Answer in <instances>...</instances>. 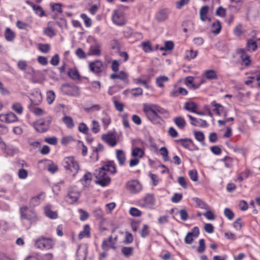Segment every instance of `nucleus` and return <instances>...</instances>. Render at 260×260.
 Instances as JSON below:
<instances>
[{
	"label": "nucleus",
	"mask_w": 260,
	"mask_h": 260,
	"mask_svg": "<svg viewBox=\"0 0 260 260\" xmlns=\"http://www.w3.org/2000/svg\"><path fill=\"white\" fill-rule=\"evenodd\" d=\"M134 250L133 247H122L121 251L125 257H128L134 254Z\"/></svg>",
	"instance_id": "nucleus-28"
},
{
	"label": "nucleus",
	"mask_w": 260,
	"mask_h": 260,
	"mask_svg": "<svg viewBox=\"0 0 260 260\" xmlns=\"http://www.w3.org/2000/svg\"><path fill=\"white\" fill-rule=\"evenodd\" d=\"M143 111L147 118L154 124H160L161 118L155 111L154 105L144 104Z\"/></svg>",
	"instance_id": "nucleus-1"
},
{
	"label": "nucleus",
	"mask_w": 260,
	"mask_h": 260,
	"mask_svg": "<svg viewBox=\"0 0 260 260\" xmlns=\"http://www.w3.org/2000/svg\"><path fill=\"white\" fill-rule=\"evenodd\" d=\"M169 81V78L166 76H160L156 78V84L159 87L162 88L164 87V83Z\"/></svg>",
	"instance_id": "nucleus-30"
},
{
	"label": "nucleus",
	"mask_w": 260,
	"mask_h": 260,
	"mask_svg": "<svg viewBox=\"0 0 260 260\" xmlns=\"http://www.w3.org/2000/svg\"><path fill=\"white\" fill-rule=\"evenodd\" d=\"M187 116L190 120V124L196 126H200L202 127H205L208 126V124L206 120L202 119H198L193 117L191 115L188 114Z\"/></svg>",
	"instance_id": "nucleus-12"
},
{
	"label": "nucleus",
	"mask_w": 260,
	"mask_h": 260,
	"mask_svg": "<svg viewBox=\"0 0 260 260\" xmlns=\"http://www.w3.org/2000/svg\"><path fill=\"white\" fill-rule=\"evenodd\" d=\"M140 233H141V236L142 238H145L146 237H147L148 235V234L149 233V231L148 230V226L147 225H146V224L143 225V226L142 230H141Z\"/></svg>",
	"instance_id": "nucleus-64"
},
{
	"label": "nucleus",
	"mask_w": 260,
	"mask_h": 260,
	"mask_svg": "<svg viewBox=\"0 0 260 260\" xmlns=\"http://www.w3.org/2000/svg\"><path fill=\"white\" fill-rule=\"evenodd\" d=\"M62 90L64 91V92L68 95H75L76 93H71L69 90H68L67 88H70L71 89L73 90V91H75L76 93H77V94H79L78 93L79 89L78 87L76 86H72L68 84H64L62 86Z\"/></svg>",
	"instance_id": "nucleus-16"
},
{
	"label": "nucleus",
	"mask_w": 260,
	"mask_h": 260,
	"mask_svg": "<svg viewBox=\"0 0 260 260\" xmlns=\"http://www.w3.org/2000/svg\"><path fill=\"white\" fill-rule=\"evenodd\" d=\"M90 51L92 55H100L101 54L100 46L98 45L91 46L90 48Z\"/></svg>",
	"instance_id": "nucleus-45"
},
{
	"label": "nucleus",
	"mask_w": 260,
	"mask_h": 260,
	"mask_svg": "<svg viewBox=\"0 0 260 260\" xmlns=\"http://www.w3.org/2000/svg\"><path fill=\"white\" fill-rule=\"evenodd\" d=\"M127 188L132 193H137L139 192L141 189V185L137 180H132L128 181L126 183Z\"/></svg>",
	"instance_id": "nucleus-10"
},
{
	"label": "nucleus",
	"mask_w": 260,
	"mask_h": 260,
	"mask_svg": "<svg viewBox=\"0 0 260 260\" xmlns=\"http://www.w3.org/2000/svg\"><path fill=\"white\" fill-rule=\"evenodd\" d=\"M213 28L212 32L215 34H218L221 29V23L219 20H216L212 24Z\"/></svg>",
	"instance_id": "nucleus-32"
},
{
	"label": "nucleus",
	"mask_w": 260,
	"mask_h": 260,
	"mask_svg": "<svg viewBox=\"0 0 260 260\" xmlns=\"http://www.w3.org/2000/svg\"><path fill=\"white\" fill-rule=\"evenodd\" d=\"M50 7L51 10L53 12L58 13H61L62 12V5L60 3H51Z\"/></svg>",
	"instance_id": "nucleus-37"
},
{
	"label": "nucleus",
	"mask_w": 260,
	"mask_h": 260,
	"mask_svg": "<svg viewBox=\"0 0 260 260\" xmlns=\"http://www.w3.org/2000/svg\"><path fill=\"white\" fill-rule=\"evenodd\" d=\"M175 124L180 129H183L186 125V122L181 116L176 117L174 119Z\"/></svg>",
	"instance_id": "nucleus-27"
},
{
	"label": "nucleus",
	"mask_w": 260,
	"mask_h": 260,
	"mask_svg": "<svg viewBox=\"0 0 260 260\" xmlns=\"http://www.w3.org/2000/svg\"><path fill=\"white\" fill-rule=\"evenodd\" d=\"M81 18L84 20V24L86 27H90L91 25L92 21L85 14H81Z\"/></svg>",
	"instance_id": "nucleus-50"
},
{
	"label": "nucleus",
	"mask_w": 260,
	"mask_h": 260,
	"mask_svg": "<svg viewBox=\"0 0 260 260\" xmlns=\"http://www.w3.org/2000/svg\"><path fill=\"white\" fill-rule=\"evenodd\" d=\"M216 15L221 17H224L226 15V10L221 6L219 7L216 11Z\"/></svg>",
	"instance_id": "nucleus-58"
},
{
	"label": "nucleus",
	"mask_w": 260,
	"mask_h": 260,
	"mask_svg": "<svg viewBox=\"0 0 260 260\" xmlns=\"http://www.w3.org/2000/svg\"><path fill=\"white\" fill-rule=\"evenodd\" d=\"M177 143H180L181 145L185 148L189 149V146L193 144V141L191 139L188 138L180 139L175 141Z\"/></svg>",
	"instance_id": "nucleus-20"
},
{
	"label": "nucleus",
	"mask_w": 260,
	"mask_h": 260,
	"mask_svg": "<svg viewBox=\"0 0 260 260\" xmlns=\"http://www.w3.org/2000/svg\"><path fill=\"white\" fill-rule=\"evenodd\" d=\"M19 212L21 218L28 220H33L36 219L37 215L33 210H28V207L24 206L20 208Z\"/></svg>",
	"instance_id": "nucleus-5"
},
{
	"label": "nucleus",
	"mask_w": 260,
	"mask_h": 260,
	"mask_svg": "<svg viewBox=\"0 0 260 260\" xmlns=\"http://www.w3.org/2000/svg\"><path fill=\"white\" fill-rule=\"evenodd\" d=\"M100 170L104 172H109L112 174L116 173V166L113 161H108L106 164L99 168Z\"/></svg>",
	"instance_id": "nucleus-11"
},
{
	"label": "nucleus",
	"mask_w": 260,
	"mask_h": 260,
	"mask_svg": "<svg viewBox=\"0 0 260 260\" xmlns=\"http://www.w3.org/2000/svg\"><path fill=\"white\" fill-rule=\"evenodd\" d=\"M189 2V0H180L176 2V7L177 9H180L183 7L187 5Z\"/></svg>",
	"instance_id": "nucleus-61"
},
{
	"label": "nucleus",
	"mask_w": 260,
	"mask_h": 260,
	"mask_svg": "<svg viewBox=\"0 0 260 260\" xmlns=\"http://www.w3.org/2000/svg\"><path fill=\"white\" fill-rule=\"evenodd\" d=\"M168 12L166 9L159 11L156 14V19L159 22H164L167 19Z\"/></svg>",
	"instance_id": "nucleus-15"
},
{
	"label": "nucleus",
	"mask_w": 260,
	"mask_h": 260,
	"mask_svg": "<svg viewBox=\"0 0 260 260\" xmlns=\"http://www.w3.org/2000/svg\"><path fill=\"white\" fill-rule=\"evenodd\" d=\"M242 27L243 26L241 24L237 25L234 29V34L238 37L241 36L243 34Z\"/></svg>",
	"instance_id": "nucleus-56"
},
{
	"label": "nucleus",
	"mask_w": 260,
	"mask_h": 260,
	"mask_svg": "<svg viewBox=\"0 0 260 260\" xmlns=\"http://www.w3.org/2000/svg\"><path fill=\"white\" fill-rule=\"evenodd\" d=\"M55 98V93L52 90L47 92V101L49 104H51L54 101Z\"/></svg>",
	"instance_id": "nucleus-46"
},
{
	"label": "nucleus",
	"mask_w": 260,
	"mask_h": 260,
	"mask_svg": "<svg viewBox=\"0 0 260 260\" xmlns=\"http://www.w3.org/2000/svg\"><path fill=\"white\" fill-rule=\"evenodd\" d=\"M54 242L52 239L41 237L38 238L35 242V246L39 249H49L53 247Z\"/></svg>",
	"instance_id": "nucleus-4"
},
{
	"label": "nucleus",
	"mask_w": 260,
	"mask_h": 260,
	"mask_svg": "<svg viewBox=\"0 0 260 260\" xmlns=\"http://www.w3.org/2000/svg\"><path fill=\"white\" fill-rule=\"evenodd\" d=\"M18 176L21 179H24L28 176V172L27 170L20 169L18 172Z\"/></svg>",
	"instance_id": "nucleus-54"
},
{
	"label": "nucleus",
	"mask_w": 260,
	"mask_h": 260,
	"mask_svg": "<svg viewBox=\"0 0 260 260\" xmlns=\"http://www.w3.org/2000/svg\"><path fill=\"white\" fill-rule=\"evenodd\" d=\"M159 151L160 155L162 156L164 161H167L170 160V158L168 156V151L166 147H162L159 149Z\"/></svg>",
	"instance_id": "nucleus-40"
},
{
	"label": "nucleus",
	"mask_w": 260,
	"mask_h": 260,
	"mask_svg": "<svg viewBox=\"0 0 260 260\" xmlns=\"http://www.w3.org/2000/svg\"><path fill=\"white\" fill-rule=\"evenodd\" d=\"M41 194H38L37 196L33 197L29 201V204L32 206H36L40 204V200Z\"/></svg>",
	"instance_id": "nucleus-43"
},
{
	"label": "nucleus",
	"mask_w": 260,
	"mask_h": 260,
	"mask_svg": "<svg viewBox=\"0 0 260 260\" xmlns=\"http://www.w3.org/2000/svg\"><path fill=\"white\" fill-rule=\"evenodd\" d=\"M102 248L105 251L108 250L110 248L115 249V243L113 241L112 236H110L108 239L104 240L102 244Z\"/></svg>",
	"instance_id": "nucleus-13"
},
{
	"label": "nucleus",
	"mask_w": 260,
	"mask_h": 260,
	"mask_svg": "<svg viewBox=\"0 0 260 260\" xmlns=\"http://www.w3.org/2000/svg\"><path fill=\"white\" fill-rule=\"evenodd\" d=\"M128 75L124 71H120L117 74V79L121 80L126 83H128L127 81Z\"/></svg>",
	"instance_id": "nucleus-55"
},
{
	"label": "nucleus",
	"mask_w": 260,
	"mask_h": 260,
	"mask_svg": "<svg viewBox=\"0 0 260 260\" xmlns=\"http://www.w3.org/2000/svg\"><path fill=\"white\" fill-rule=\"evenodd\" d=\"M79 212L80 213V219L81 221H84L89 217V214L83 209H79Z\"/></svg>",
	"instance_id": "nucleus-63"
},
{
	"label": "nucleus",
	"mask_w": 260,
	"mask_h": 260,
	"mask_svg": "<svg viewBox=\"0 0 260 260\" xmlns=\"http://www.w3.org/2000/svg\"><path fill=\"white\" fill-rule=\"evenodd\" d=\"M155 199L152 194H147L145 197L141 199L139 204L142 207L147 208H151L155 204Z\"/></svg>",
	"instance_id": "nucleus-8"
},
{
	"label": "nucleus",
	"mask_w": 260,
	"mask_h": 260,
	"mask_svg": "<svg viewBox=\"0 0 260 260\" xmlns=\"http://www.w3.org/2000/svg\"><path fill=\"white\" fill-rule=\"evenodd\" d=\"M211 105L214 107L213 111L217 115H220L224 111V107L220 104L216 103L215 101L211 103Z\"/></svg>",
	"instance_id": "nucleus-23"
},
{
	"label": "nucleus",
	"mask_w": 260,
	"mask_h": 260,
	"mask_svg": "<svg viewBox=\"0 0 260 260\" xmlns=\"http://www.w3.org/2000/svg\"><path fill=\"white\" fill-rule=\"evenodd\" d=\"M51 122L50 117L45 119H40L34 123V127L39 133H44L49 129V125Z\"/></svg>",
	"instance_id": "nucleus-3"
},
{
	"label": "nucleus",
	"mask_w": 260,
	"mask_h": 260,
	"mask_svg": "<svg viewBox=\"0 0 260 260\" xmlns=\"http://www.w3.org/2000/svg\"><path fill=\"white\" fill-rule=\"evenodd\" d=\"M208 11L209 7L208 6H204L201 8L200 11V18L202 21H205L207 19L209 21L210 20V19L208 18L207 16Z\"/></svg>",
	"instance_id": "nucleus-18"
},
{
	"label": "nucleus",
	"mask_w": 260,
	"mask_h": 260,
	"mask_svg": "<svg viewBox=\"0 0 260 260\" xmlns=\"http://www.w3.org/2000/svg\"><path fill=\"white\" fill-rule=\"evenodd\" d=\"M5 37L7 41L12 42L15 38V34L10 28H7L5 32Z\"/></svg>",
	"instance_id": "nucleus-22"
},
{
	"label": "nucleus",
	"mask_w": 260,
	"mask_h": 260,
	"mask_svg": "<svg viewBox=\"0 0 260 260\" xmlns=\"http://www.w3.org/2000/svg\"><path fill=\"white\" fill-rule=\"evenodd\" d=\"M95 177L97 179L96 183L103 187L109 184L111 181L110 178L107 175L106 173L100 170L95 174Z\"/></svg>",
	"instance_id": "nucleus-6"
},
{
	"label": "nucleus",
	"mask_w": 260,
	"mask_h": 260,
	"mask_svg": "<svg viewBox=\"0 0 260 260\" xmlns=\"http://www.w3.org/2000/svg\"><path fill=\"white\" fill-rule=\"evenodd\" d=\"M39 49L42 52L47 53L50 50V46L48 44H40Z\"/></svg>",
	"instance_id": "nucleus-48"
},
{
	"label": "nucleus",
	"mask_w": 260,
	"mask_h": 260,
	"mask_svg": "<svg viewBox=\"0 0 260 260\" xmlns=\"http://www.w3.org/2000/svg\"><path fill=\"white\" fill-rule=\"evenodd\" d=\"M44 33L50 38H52L55 35V32L52 27H48L44 29Z\"/></svg>",
	"instance_id": "nucleus-51"
},
{
	"label": "nucleus",
	"mask_w": 260,
	"mask_h": 260,
	"mask_svg": "<svg viewBox=\"0 0 260 260\" xmlns=\"http://www.w3.org/2000/svg\"><path fill=\"white\" fill-rule=\"evenodd\" d=\"M199 245L197 248V251L200 253H202L205 250L206 246L204 239H200L199 241Z\"/></svg>",
	"instance_id": "nucleus-49"
},
{
	"label": "nucleus",
	"mask_w": 260,
	"mask_h": 260,
	"mask_svg": "<svg viewBox=\"0 0 260 260\" xmlns=\"http://www.w3.org/2000/svg\"><path fill=\"white\" fill-rule=\"evenodd\" d=\"M205 76L208 80H216L218 79L216 72L214 70H208L205 72Z\"/></svg>",
	"instance_id": "nucleus-24"
},
{
	"label": "nucleus",
	"mask_w": 260,
	"mask_h": 260,
	"mask_svg": "<svg viewBox=\"0 0 260 260\" xmlns=\"http://www.w3.org/2000/svg\"><path fill=\"white\" fill-rule=\"evenodd\" d=\"M115 97L113 98L114 105L117 110L119 112L123 111V105L115 100Z\"/></svg>",
	"instance_id": "nucleus-57"
},
{
	"label": "nucleus",
	"mask_w": 260,
	"mask_h": 260,
	"mask_svg": "<svg viewBox=\"0 0 260 260\" xmlns=\"http://www.w3.org/2000/svg\"><path fill=\"white\" fill-rule=\"evenodd\" d=\"M7 123H12L18 120L16 115L13 112H9L7 114Z\"/></svg>",
	"instance_id": "nucleus-42"
},
{
	"label": "nucleus",
	"mask_w": 260,
	"mask_h": 260,
	"mask_svg": "<svg viewBox=\"0 0 260 260\" xmlns=\"http://www.w3.org/2000/svg\"><path fill=\"white\" fill-rule=\"evenodd\" d=\"M102 138L106 143L112 147L115 146L117 144L115 137L112 134L103 135Z\"/></svg>",
	"instance_id": "nucleus-14"
},
{
	"label": "nucleus",
	"mask_w": 260,
	"mask_h": 260,
	"mask_svg": "<svg viewBox=\"0 0 260 260\" xmlns=\"http://www.w3.org/2000/svg\"><path fill=\"white\" fill-rule=\"evenodd\" d=\"M90 226L88 224H85L83 227V230L78 235L79 239H81L85 237H89L90 236Z\"/></svg>",
	"instance_id": "nucleus-26"
},
{
	"label": "nucleus",
	"mask_w": 260,
	"mask_h": 260,
	"mask_svg": "<svg viewBox=\"0 0 260 260\" xmlns=\"http://www.w3.org/2000/svg\"><path fill=\"white\" fill-rule=\"evenodd\" d=\"M57 166L52 161L47 165V170L52 174H54L58 171Z\"/></svg>",
	"instance_id": "nucleus-44"
},
{
	"label": "nucleus",
	"mask_w": 260,
	"mask_h": 260,
	"mask_svg": "<svg viewBox=\"0 0 260 260\" xmlns=\"http://www.w3.org/2000/svg\"><path fill=\"white\" fill-rule=\"evenodd\" d=\"M133 240L134 238L133 235L130 233L126 232L123 243L125 244H128L132 243Z\"/></svg>",
	"instance_id": "nucleus-53"
},
{
	"label": "nucleus",
	"mask_w": 260,
	"mask_h": 260,
	"mask_svg": "<svg viewBox=\"0 0 260 260\" xmlns=\"http://www.w3.org/2000/svg\"><path fill=\"white\" fill-rule=\"evenodd\" d=\"M68 197L71 199L72 202H76L79 198L80 194L77 191H74L71 188L68 191Z\"/></svg>",
	"instance_id": "nucleus-35"
},
{
	"label": "nucleus",
	"mask_w": 260,
	"mask_h": 260,
	"mask_svg": "<svg viewBox=\"0 0 260 260\" xmlns=\"http://www.w3.org/2000/svg\"><path fill=\"white\" fill-rule=\"evenodd\" d=\"M174 47V43L171 41H167L165 42V46L160 48V50L165 51H170L173 49Z\"/></svg>",
	"instance_id": "nucleus-39"
},
{
	"label": "nucleus",
	"mask_w": 260,
	"mask_h": 260,
	"mask_svg": "<svg viewBox=\"0 0 260 260\" xmlns=\"http://www.w3.org/2000/svg\"><path fill=\"white\" fill-rule=\"evenodd\" d=\"M116 158L120 166H123L125 164L126 157L125 152L122 150L116 151Z\"/></svg>",
	"instance_id": "nucleus-17"
},
{
	"label": "nucleus",
	"mask_w": 260,
	"mask_h": 260,
	"mask_svg": "<svg viewBox=\"0 0 260 260\" xmlns=\"http://www.w3.org/2000/svg\"><path fill=\"white\" fill-rule=\"evenodd\" d=\"M112 19L113 23L118 26L123 25L125 23L124 14L119 9L115 10L113 11Z\"/></svg>",
	"instance_id": "nucleus-7"
},
{
	"label": "nucleus",
	"mask_w": 260,
	"mask_h": 260,
	"mask_svg": "<svg viewBox=\"0 0 260 260\" xmlns=\"http://www.w3.org/2000/svg\"><path fill=\"white\" fill-rule=\"evenodd\" d=\"M68 75L73 80H78L80 78L79 72L75 69H70L68 72Z\"/></svg>",
	"instance_id": "nucleus-36"
},
{
	"label": "nucleus",
	"mask_w": 260,
	"mask_h": 260,
	"mask_svg": "<svg viewBox=\"0 0 260 260\" xmlns=\"http://www.w3.org/2000/svg\"><path fill=\"white\" fill-rule=\"evenodd\" d=\"M78 130L84 134H87L88 131V128L84 123L82 122L79 124Z\"/></svg>",
	"instance_id": "nucleus-59"
},
{
	"label": "nucleus",
	"mask_w": 260,
	"mask_h": 260,
	"mask_svg": "<svg viewBox=\"0 0 260 260\" xmlns=\"http://www.w3.org/2000/svg\"><path fill=\"white\" fill-rule=\"evenodd\" d=\"M29 5L32 7L34 11L37 15H39L40 17H42L45 15V12L41 7L31 3H30Z\"/></svg>",
	"instance_id": "nucleus-33"
},
{
	"label": "nucleus",
	"mask_w": 260,
	"mask_h": 260,
	"mask_svg": "<svg viewBox=\"0 0 260 260\" xmlns=\"http://www.w3.org/2000/svg\"><path fill=\"white\" fill-rule=\"evenodd\" d=\"M89 68L92 73L98 74L101 73L103 71L104 66L101 61L95 60L89 63Z\"/></svg>",
	"instance_id": "nucleus-9"
},
{
	"label": "nucleus",
	"mask_w": 260,
	"mask_h": 260,
	"mask_svg": "<svg viewBox=\"0 0 260 260\" xmlns=\"http://www.w3.org/2000/svg\"><path fill=\"white\" fill-rule=\"evenodd\" d=\"M45 213L46 216L51 219H56L57 217V213L51 210L50 206H46L44 208Z\"/></svg>",
	"instance_id": "nucleus-21"
},
{
	"label": "nucleus",
	"mask_w": 260,
	"mask_h": 260,
	"mask_svg": "<svg viewBox=\"0 0 260 260\" xmlns=\"http://www.w3.org/2000/svg\"><path fill=\"white\" fill-rule=\"evenodd\" d=\"M12 108L18 114H21L23 112V107L22 105L19 103H16L13 104L12 106Z\"/></svg>",
	"instance_id": "nucleus-41"
},
{
	"label": "nucleus",
	"mask_w": 260,
	"mask_h": 260,
	"mask_svg": "<svg viewBox=\"0 0 260 260\" xmlns=\"http://www.w3.org/2000/svg\"><path fill=\"white\" fill-rule=\"evenodd\" d=\"M194 135L196 139L199 142H204L205 139V136L203 132H194Z\"/></svg>",
	"instance_id": "nucleus-52"
},
{
	"label": "nucleus",
	"mask_w": 260,
	"mask_h": 260,
	"mask_svg": "<svg viewBox=\"0 0 260 260\" xmlns=\"http://www.w3.org/2000/svg\"><path fill=\"white\" fill-rule=\"evenodd\" d=\"M131 94L133 96H138L143 94V89L140 87L133 88L131 90Z\"/></svg>",
	"instance_id": "nucleus-47"
},
{
	"label": "nucleus",
	"mask_w": 260,
	"mask_h": 260,
	"mask_svg": "<svg viewBox=\"0 0 260 260\" xmlns=\"http://www.w3.org/2000/svg\"><path fill=\"white\" fill-rule=\"evenodd\" d=\"M62 165L67 171L73 173V176L76 175L79 170V166L78 162L75 160L74 158L72 156L65 157L62 161Z\"/></svg>",
	"instance_id": "nucleus-2"
},
{
	"label": "nucleus",
	"mask_w": 260,
	"mask_h": 260,
	"mask_svg": "<svg viewBox=\"0 0 260 260\" xmlns=\"http://www.w3.org/2000/svg\"><path fill=\"white\" fill-rule=\"evenodd\" d=\"M224 214L229 220H232L234 217V212L229 208L224 209Z\"/></svg>",
	"instance_id": "nucleus-60"
},
{
	"label": "nucleus",
	"mask_w": 260,
	"mask_h": 260,
	"mask_svg": "<svg viewBox=\"0 0 260 260\" xmlns=\"http://www.w3.org/2000/svg\"><path fill=\"white\" fill-rule=\"evenodd\" d=\"M154 107L155 111L158 115H159V114H161L165 118H167L169 117V113L168 111L165 109L157 105H154Z\"/></svg>",
	"instance_id": "nucleus-31"
},
{
	"label": "nucleus",
	"mask_w": 260,
	"mask_h": 260,
	"mask_svg": "<svg viewBox=\"0 0 260 260\" xmlns=\"http://www.w3.org/2000/svg\"><path fill=\"white\" fill-rule=\"evenodd\" d=\"M144 155V151L140 148L135 147L132 149V155L134 157L142 158Z\"/></svg>",
	"instance_id": "nucleus-29"
},
{
	"label": "nucleus",
	"mask_w": 260,
	"mask_h": 260,
	"mask_svg": "<svg viewBox=\"0 0 260 260\" xmlns=\"http://www.w3.org/2000/svg\"><path fill=\"white\" fill-rule=\"evenodd\" d=\"M197 108V105L194 102H187L185 103L184 109L189 112H196Z\"/></svg>",
	"instance_id": "nucleus-25"
},
{
	"label": "nucleus",
	"mask_w": 260,
	"mask_h": 260,
	"mask_svg": "<svg viewBox=\"0 0 260 260\" xmlns=\"http://www.w3.org/2000/svg\"><path fill=\"white\" fill-rule=\"evenodd\" d=\"M197 206L202 209H208L209 208L208 205L203 202L202 200L198 198H193Z\"/></svg>",
	"instance_id": "nucleus-38"
},
{
	"label": "nucleus",
	"mask_w": 260,
	"mask_h": 260,
	"mask_svg": "<svg viewBox=\"0 0 260 260\" xmlns=\"http://www.w3.org/2000/svg\"><path fill=\"white\" fill-rule=\"evenodd\" d=\"M129 213L133 216L139 217L141 215V212L136 208L132 207L129 210Z\"/></svg>",
	"instance_id": "nucleus-62"
},
{
	"label": "nucleus",
	"mask_w": 260,
	"mask_h": 260,
	"mask_svg": "<svg viewBox=\"0 0 260 260\" xmlns=\"http://www.w3.org/2000/svg\"><path fill=\"white\" fill-rule=\"evenodd\" d=\"M258 47L257 42L252 39H248L246 44V49L249 51H255Z\"/></svg>",
	"instance_id": "nucleus-19"
},
{
	"label": "nucleus",
	"mask_w": 260,
	"mask_h": 260,
	"mask_svg": "<svg viewBox=\"0 0 260 260\" xmlns=\"http://www.w3.org/2000/svg\"><path fill=\"white\" fill-rule=\"evenodd\" d=\"M62 121L69 128H72L74 126L73 120L70 116H64L62 118Z\"/></svg>",
	"instance_id": "nucleus-34"
}]
</instances>
